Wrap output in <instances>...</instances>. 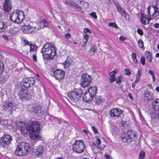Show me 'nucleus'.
<instances>
[{
  "instance_id": "nucleus-1",
  "label": "nucleus",
  "mask_w": 159,
  "mask_h": 159,
  "mask_svg": "<svg viewBox=\"0 0 159 159\" xmlns=\"http://www.w3.org/2000/svg\"><path fill=\"white\" fill-rule=\"evenodd\" d=\"M40 124L37 121H34L28 125L27 133H29L32 139L38 140L41 138L39 135Z\"/></svg>"
},
{
  "instance_id": "nucleus-2",
  "label": "nucleus",
  "mask_w": 159,
  "mask_h": 159,
  "mask_svg": "<svg viewBox=\"0 0 159 159\" xmlns=\"http://www.w3.org/2000/svg\"><path fill=\"white\" fill-rule=\"evenodd\" d=\"M31 150L29 144L25 142H22L16 146L15 153L16 155L19 156H25L30 153Z\"/></svg>"
},
{
  "instance_id": "nucleus-3",
  "label": "nucleus",
  "mask_w": 159,
  "mask_h": 159,
  "mask_svg": "<svg viewBox=\"0 0 159 159\" xmlns=\"http://www.w3.org/2000/svg\"><path fill=\"white\" fill-rule=\"evenodd\" d=\"M43 57L48 60L52 58L56 54V50L55 46H52L51 44L47 43L44 44L41 51Z\"/></svg>"
},
{
  "instance_id": "nucleus-4",
  "label": "nucleus",
  "mask_w": 159,
  "mask_h": 159,
  "mask_svg": "<svg viewBox=\"0 0 159 159\" xmlns=\"http://www.w3.org/2000/svg\"><path fill=\"white\" fill-rule=\"evenodd\" d=\"M83 94V90L80 88L75 89L68 93V96L70 99L77 103L81 98Z\"/></svg>"
},
{
  "instance_id": "nucleus-5",
  "label": "nucleus",
  "mask_w": 159,
  "mask_h": 159,
  "mask_svg": "<svg viewBox=\"0 0 159 159\" xmlns=\"http://www.w3.org/2000/svg\"><path fill=\"white\" fill-rule=\"evenodd\" d=\"M121 138L124 143H130L136 140L137 138V134L135 131L129 130L126 133L122 134Z\"/></svg>"
},
{
  "instance_id": "nucleus-6",
  "label": "nucleus",
  "mask_w": 159,
  "mask_h": 159,
  "mask_svg": "<svg viewBox=\"0 0 159 159\" xmlns=\"http://www.w3.org/2000/svg\"><path fill=\"white\" fill-rule=\"evenodd\" d=\"M24 18L23 12L18 10H14L10 16L11 21L18 24L22 22Z\"/></svg>"
},
{
  "instance_id": "nucleus-7",
  "label": "nucleus",
  "mask_w": 159,
  "mask_h": 159,
  "mask_svg": "<svg viewBox=\"0 0 159 159\" xmlns=\"http://www.w3.org/2000/svg\"><path fill=\"white\" fill-rule=\"evenodd\" d=\"M97 91V88L95 86H91L88 89L83 97V100L88 102L92 101L95 96Z\"/></svg>"
},
{
  "instance_id": "nucleus-8",
  "label": "nucleus",
  "mask_w": 159,
  "mask_h": 159,
  "mask_svg": "<svg viewBox=\"0 0 159 159\" xmlns=\"http://www.w3.org/2000/svg\"><path fill=\"white\" fill-rule=\"evenodd\" d=\"M85 148V145L82 140L75 141L72 145L73 151L77 153L82 152Z\"/></svg>"
},
{
  "instance_id": "nucleus-9",
  "label": "nucleus",
  "mask_w": 159,
  "mask_h": 159,
  "mask_svg": "<svg viewBox=\"0 0 159 159\" xmlns=\"http://www.w3.org/2000/svg\"><path fill=\"white\" fill-rule=\"evenodd\" d=\"M92 80L91 76L86 73L83 74L81 75L80 79V84L81 86L85 88L88 87L90 85Z\"/></svg>"
},
{
  "instance_id": "nucleus-10",
  "label": "nucleus",
  "mask_w": 159,
  "mask_h": 159,
  "mask_svg": "<svg viewBox=\"0 0 159 159\" xmlns=\"http://www.w3.org/2000/svg\"><path fill=\"white\" fill-rule=\"evenodd\" d=\"M12 141L11 136L9 134H4L0 139V145L4 148L8 147Z\"/></svg>"
},
{
  "instance_id": "nucleus-11",
  "label": "nucleus",
  "mask_w": 159,
  "mask_h": 159,
  "mask_svg": "<svg viewBox=\"0 0 159 159\" xmlns=\"http://www.w3.org/2000/svg\"><path fill=\"white\" fill-rule=\"evenodd\" d=\"M3 110L6 112L12 113L16 107L14 102L13 101H7L3 105Z\"/></svg>"
},
{
  "instance_id": "nucleus-12",
  "label": "nucleus",
  "mask_w": 159,
  "mask_h": 159,
  "mask_svg": "<svg viewBox=\"0 0 159 159\" xmlns=\"http://www.w3.org/2000/svg\"><path fill=\"white\" fill-rule=\"evenodd\" d=\"M35 83L34 79L32 77L23 78L21 82L22 86L26 88L33 86Z\"/></svg>"
},
{
  "instance_id": "nucleus-13",
  "label": "nucleus",
  "mask_w": 159,
  "mask_h": 159,
  "mask_svg": "<svg viewBox=\"0 0 159 159\" xmlns=\"http://www.w3.org/2000/svg\"><path fill=\"white\" fill-rule=\"evenodd\" d=\"M18 95L20 99L24 101L27 99L31 96L30 92L27 89L21 88L18 93Z\"/></svg>"
},
{
  "instance_id": "nucleus-14",
  "label": "nucleus",
  "mask_w": 159,
  "mask_h": 159,
  "mask_svg": "<svg viewBox=\"0 0 159 159\" xmlns=\"http://www.w3.org/2000/svg\"><path fill=\"white\" fill-rule=\"evenodd\" d=\"M30 111L33 112L36 116H41L43 115L42 108L40 105L34 104L33 105Z\"/></svg>"
},
{
  "instance_id": "nucleus-15",
  "label": "nucleus",
  "mask_w": 159,
  "mask_h": 159,
  "mask_svg": "<svg viewBox=\"0 0 159 159\" xmlns=\"http://www.w3.org/2000/svg\"><path fill=\"white\" fill-rule=\"evenodd\" d=\"M54 76L56 80L61 81L64 77L65 72L59 69H57L53 71Z\"/></svg>"
},
{
  "instance_id": "nucleus-16",
  "label": "nucleus",
  "mask_w": 159,
  "mask_h": 159,
  "mask_svg": "<svg viewBox=\"0 0 159 159\" xmlns=\"http://www.w3.org/2000/svg\"><path fill=\"white\" fill-rule=\"evenodd\" d=\"M36 27H33L30 25H23L21 26V29L22 32L26 34H30L35 32Z\"/></svg>"
},
{
  "instance_id": "nucleus-17",
  "label": "nucleus",
  "mask_w": 159,
  "mask_h": 159,
  "mask_svg": "<svg viewBox=\"0 0 159 159\" xmlns=\"http://www.w3.org/2000/svg\"><path fill=\"white\" fill-rule=\"evenodd\" d=\"M43 147L41 145L33 148L32 152V155L36 157L41 156L43 152Z\"/></svg>"
},
{
  "instance_id": "nucleus-18",
  "label": "nucleus",
  "mask_w": 159,
  "mask_h": 159,
  "mask_svg": "<svg viewBox=\"0 0 159 159\" xmlns=\"http://www.w3.org/2000/svg\"><path fill=\"white\" fill-rule=\"evenodd\" d=\"M122 111L118 108L111 109L110 111V115L111 117H119L122 113Z\"/></svg>"
},
{
  "instance_id": "nucleus-19",
  "label": "nucleus",
  "mask_w": 159,
  "mask_h": 159,
  "mask_svg": "<svg viewBox=\"0 0 159 159\" xmlns=\"http://www.w3.org/2000/svg\"><path fill=\"white\" fill-rule=\"evenodd\" d=\"M28 125L23 121L19 122L18 126L20 128V130L21 133L27 134Z\"/></svg>"
},
{
  "instance_id": "nucleus-20",
  "label": "nucleus",
  "mask_w": 159,
  "mask_h": 159,
  "mask_svg": "<svg viewBox=\"0 0 159 159\" xmlns=\"http://www.w3.org/2000/svg\"><path fill=\"white\" fill-rule=\"evenodd\" d=\"M11 0H5L3 4V8L6 12L9 11L11 8Z\"/></svg>"
},
{
  "instance_id": "nucleus-21",
  "label": "nucleus",
  "mask_w": 159,
  "mask_h": 159,
  "mask_svg": "<svg viewBox=\"0 0 159 159\" xmlns=\"http://www.w3.org/2000/svg\"><path fill=\"white\" fill-rule=\"evenodd\" d=\"M114 4L117 9V11L122 16H123V15L122 13V12L125 15V16L126 17V13L125 12V9L122 8L118 2L115 3Z\"/></svg>"
},
{
  "instance_id": "nucleus-22",
  "label": "nucleus",
  "mask_w": 159,
  "mask_h": 159,
  "mask_svg": "<svg viewBox=\"0 0 159 159\" xmlns=\"http://www.w3.org/2000/svg\"><path fill=\"white\" fill-rule=\"evenodd\" d=\"M152 107L155 111H159V99H156L153 101L152 104Z\"/></svg>"
},
{
  "instance_id": "nucleus-23",
  "label": "nucleus",
  "mask_w": 159,
  "mask_h": 159,
  "mask_svg": "<svg viewBox=\"0 0 159 159\" xmlns=\"http://www.w3.org/2000/svg\"><path fill=\"white\" fill-rule=\"evenodd\" d=\"M7 23L5 21H0V33L4 32L6 30Z\"/></svg>"
},
{
  "instance_id": "nucleus-24",
  "label": "nucleus",
  "mask_w": 159,
  "mask_h": 159,
  "mask_svg": "<svg viewBox=\"0 0 159 159\" xmlns=\"http://www.w3.org/2000/svg\"><path fill=\"white\" fill-rule=\"evenodd\" d=\"M117 72V71H116V70H114L110 73L109 75L110 78H109V80L111 83L116 80V78L115 77V75Z\"/></svg>"
},
{
  "instance_id": "nucleus-25",
  "label": "nucleus",
  "mask_w": 159,
  "mask_h": 159,
  "mask_svg": "<svg viewBox=\"0 0 159 159\" xmlns=\"http://www.w3.org/2000/svg\"><path fill=\"white\" fill-rule=\"evenodd\" d=\"M144 96V97L147 99L148 100H152L154 98V96L153 94L151 93L148 90H147L145 91Z\"/></svg>"
},
{
  "instance_id": "nucleus-26",
  "label": "nucleus",
  "mask_w": 159,
  "mask_h": 159,
  "mask_svg": "<svg viewBox=\"0 0 159 159\" xmlns=\"http://www.w3.org/2000/svg\"><path fill=\"white\" fill-rule=\"evenodd\" d=\"M104 101L101 96L96 97L94 102L96 104L99 105L102 103Z\"/></svg>"
},
{
  "instance_id": "nucleus-27",
  "label": "nucleus",
  "mask_w": 159,
  "mask_h": 159,
  "mask_svg": "<svg viewBox=\"0 0 159 159\" xmlns=\"http://www.w3.org/2000/svg\"><path fill=\"white\" fill-rule=\"evenodd\" d=\"M145 55L147 57L148 61L151 63L152 61V53L149 51H146L145 53Z\"/></svg>"
},
{
  "instance_id": "nucleus-28",
  "label": "nucleus",
  "mask_w": 159,
  "mask_h": 159,
  "mask_svg": "<svg viewBox=\"0 0 159 159\" xmlns=\"http://www.w3.org/2000/svg\"><path fill=\"white\" fill-rule=\"evenodd\" d=\"M18 29L16 27L10 28L8 30V32L12 35H15L17 34Z\"/></svg>"
},
{
  "instance_id": "nucleus-29",
  "label": "nucleus",
  "mask_w": 159,
  "mask_h": 159,
  "mask_svg": "<svg viewBox=\"0 0 159 159\" xmlns=\"http://www.w3.org/2000/svg\"><path fill=\"white\" fill-rule=\"evenodd\" d=\"M71 61L70 58H68L66 60L64 61L63 63L64 67L65 68H67L69 67L70 65H71Z\"/></svg>"
},
{
  "instance_id": "nucleus-30",
  "label": "nucleus",
  "mask_w": 159,
  "mask_h": 159,
  "mask_svg": "<svg viewBox=\"0 0 159 159\" xmlns=\"http://www.w3.org/2000/svg\"><path fill=\"white\" fill-rule=\"evenodd\" d=\"M48 21L45 20H43L39 23V26L41 29H42L45 26L48 25Z\"/></svg>"
},
{
  "instance_id": "nucleus-31",
  "label": "nucleus",
  "mask_w": 159,
  "mask_h": 159,
  "mask_svg": "<svg viewBox=\"0 0 159 159\" xmlns=\"http://www.w3.org/2000/svg\"><path fill=\"white\" fill-rule=\"evenodd\" d=\"M134 62L136 64H137L138 63V61L136 58V54L134 52L132 53L131 56Z\"/></svg>"
},
{
  "instance_id": "nucleus-32",
  "label": "nucleus",
  "mask_w": 159,
  "mask_h": 159,
  "mask_svg": "<svg viewBox=\"0 0 159 159\" xmlns=\"http://www.w3.org/2000/svg\"><path fill=\"white\" fill-rule=\"evenodd\" d=\"M95 47L93 46L91 47V49L89 50V55L90 56H92L95 53Z\"/></svg>"
},
{
  "instance_id": "nucleus-33",
  "label": "nucleus",
  "mask_w": 159,
  "mask_h": 159,
  "mask_svg": "<svg viewBox=\"0 0 159 159\" xmlns=\"http://www.w3.org/2000/svg\"><path fill=\"white\" fill-rule=\"evenodd\" d=\"M4 70V66L3 62L0 61V75Z\"/></svg>"
},
{
  "instance_id": "nucleus-34",
  "label": "nucleus",
  "mask_w": 159,
  "mask_h": 159,
  "mask_svg": "<svg viewBox=\"0 0 159 159\" xmlns=\"http://www.w3.org/2000/svg\"><path fill=\"white\" fill-rule=\"evenodd\" d=\"M152 17V19L157 20L159 18V13L154 12V13L151 15Z\"/></svg>"
},
{
  "instance_id": "nucleus-35",
  "label": "nucleus",
  "mask_w": 159,
  "mask_h": 159,
  "mask_svg": "<svg viewBox=\"0 0 159 159\" xmlns=\"http://www.w3.org/2000/svg\"><path fill=\"white\" fill-rule=\"evenodd\" d=\"M7 78L5 75H2L0 76V82L4 83L7 81Z\"/></svg>"
},
{
  "instance_id": "nucleus-36",
  "label": "nucleus",
  "mask_w": 159,
  "mask_h": 159,
  "mask_svg": "<svg viewBox=\"0 0 159 159\" xmlns=\"http://www.w3.org/2000/svg\"><path fill=\"white\" fill-rule=\"evenodd\" d=\"M30 52H34V51L36 50L37 49V46L36 45L33 44L30 45Z\"/></svg>"
},
{
  "instance_id": "nucleus-37",
  "label": "nucleus",
  "mask_w": 159,
  "mask_h": 159,
  "mask_svg": "<svg viewBox=\"0 0 159 159\" xmlns=\"http://www.w3.org/2000/svg\"><path fill=\"white\" fill-rule=\"evenodd\" d=\"M138 44L140 48H143L144 47V43L142 39H139L138 41Z\"/></svg>"
},
{
  "instance_id": "nucleus-38",
  "label": "nucleus",
  "mask_w": 159,
  "mask_h": 159,
  "mask_svg": "<svg viewBox=\"0 0 159 159\" xmlns=\"http://www.w3.org/2000/svg\"><path fill=\"white\" fill-rule=\"evenodd\" d=\"M108 25L109 26L113 27L117 29L119 28L118 26L115 23L113 22H109L108 24Z\"/></svg>"
},
{
  "instance_id": "nucleus-39",
  "label": "nucleus",
  "mask_w": 159,
  "mask_h": 159,
  "mask_svg": "<svg viewBox=\"0 0 159 159\" xmlns=\"http://www.w3.org/2000/svg\"><path fill=\"white\" fill-rule=\"evenodd\" d=\"M148 73L152 76V79H153V82H154L156 80V77L155 76V75H154V72L152 70H150L148 71Z\"/></svg>"
},
{
  "instance_id": "nucleus-40",
  "label": "nucleus",
  "mask_w": 159,
  "mask_h": 159,
  "mask_svg": "<svg viewBox=\"0 0 159 159\" xmlns=\"http://www.w3.org/2000/svg\"><path fill=\"white\" fill-rule=\"evenodd\" d=\"M145 152L143 151H142L139 154V157L141 159H143L145 157Z\"/></svg>"
},
{
  "instance_id": "nucleus-41",
  "label": "nucleus",
  "mask_w": 159,
  "mask_h": 159,
  "mask_svg": "<svg viewBox=\"0 0 159 159\" xmlns=\"http://www.w3.org/2000/svg\"><path fill=\"white\" fill-rule=\"evenodd\" d=\"M110 131L113 135H114L116 134V131L115 127L114 126H111V128Z\"/></svg>"
},
{
  "instance_id": "nucleus-42",
  "label": "nucleus",
  "mask_w": 159,
  "mask_h": 159,
  "mask_svg": "<svg viewBox=\"0 0 159 159\" xmlns=\"http://www.w3.org/2000/svg\"><path fill=\"white\" fill-rule=\"evenodd\" d=\"M152 7H153L154 9V12H158L159 13V10L157 6V5H152Z\"/></svg>"
},
{
  "instance_id": "nucleus-43",
  "label": "nucleus",
  "mask_w": 159,
  "mask_h": 159,
  "mask_svg": "<svg viewBox=\"0 0 159 159\" xmlns=\"http://www.w3.org/2000/svg\"><path fill=\"white\" fill-rule=\"evenodd\" d=\"M123 79V77L122 76H120L118 77V78L117 79H116V84H118L120 83H121L122 82V81H121V80Z\"/></svg>"
},
{
  "instance_id": "nucleus-44",
  "label": "nucleus",
  "mask_w": 159,
  "mask_h": 159,
  "mask_svg": "<svg viewBox=\"0 0 159 159\" xmlns=\"http://www.w3.org/2000/svg\"><path fill=\"white\" fill-rule=\"evenodd\" d=\"M145 58L143 56H142L140 60V62L144 66L145 64Z\"/></svg>"
},
{
  "instance_id": "nucleus-45",
  "label": "nucleus",
  "mask_w": 159,
  "mask_h": 159,
  "mask_svg": "<svg viewBox=\"0 0 159 159\" xmlns=\"http://www.w3.org/2000/svg\"><path fill=\"white\" fill-rule=\"evenodd\" d=\"M7 121L5 120L2 119L0 117V123L2 125L7 124Z\"/></svg>"
},
{
  "instance_id": "nucleus-46",
  "label": "nucleus",
  "mask_w": 159,
  "mask_h": 159,
  "mask_svg": "<svg viewBox=\"0 0 159 159\" xmlns=\"http://www.w3.org/2000/svg\"><path fill=\"white\" fill-rule=\"evenodd\" d=\"M124 71L125 72V75H127L129 76L131 74L130 70L127 68L125 69L124 70Z\"/></svg>"
},
{
  "instance_id": "nucleus-47",
  "label": "nucleus",
  "mask_w": 159,
  "mask_h": 159,
  "mask_svg": "<svg viewBox=\"0 0 159 159\" xmlns=\"http://www.w3.org/2000/svg\"><path fill=\"white\" fill-rule=\"evenodd\" d=\"M73 2L71 0H66V3L68 6H71Z\"/></svg>"
},
{
  "instance_id": "nucleus-48",
  "label": "nucleus",
  "mask_w": 159,
  "mask_h": 159,
  "mask_svg": "<svg viewBox=\"0 0 159 159\" xmlns=\"http://www.w3.org/2000/svg\"><path fill=\"white\" fill-rule=\"evenodd\" d=\"M137 32L140 35L142 36L143 35V33L142 30L140 29H138L137 30Z\"/></svg>"
},
{
  "instance_id": "nucleus-49",
  "label": "nucleus",
  "mask_w": 159,
  "mask_h": 159,
  "mask_svg": "<svg viewBox=\"0 0 159 159\" xmlns=\"http://www.w3.org/2000/svg\"><path fill=\"white\" fill-rule=\"evenodd\" d=\"M92 17H93L95 19H96L97 18V16L96 15V13L95 12H91L90 14Z\"/></svg>"
},
{
  "instance_id": "nucleus-50",
  "label": "nucleus",
  "mask_w": 159,
  "mask_h": 159,
  "mask_svg": "<svg viewBox=\"0 0 159 159\" xmlns=\"http://www.w3.org/2000/svg\"><path fill=\"white\" fill-rule=\"evenodd\" d=\"M92 129L93 131V132L95 134H98V129L96 127H95L94 126H92Z\"/></svg>"
},
{
  "instance_id": "nucleus-51",
  "label": "nucleus",
  "mask_w": 159,
  "mask_h": 159,
  "mask_svg": "<svg viewBox=\"0 0 159 159\" xmlns=\"http://www.w3.org/2000/svg\"><path fill=\"white\" fill-rule=\"evenodd\" d=\"M96 138L97 139L96 141V143L98 145H100L101 143L100 139L98 137H96Z\"/></svg>"
},
{
  "instance_id": "nucleus-52",
  "label": "nucleus",
  "mask_w": 159,
  "mask_h": 159,
  "mask_svg": "<svg viewBox=\"0 0 159 159\" xmlns=\"http://www.w3.org/2000/svg\"><path fill=\"white\" fill-rule=\"evenodd\" d=\"M146 15L144 13H142L140 16L141 20L142 19H146Z\"/></svg>"
},
{
  "instance_id": "nucleus-53",
  "label": "nucleus",
  "mask_w": 159,
  "mask_h": 159,
  "mask_svg": "<svg viewBox=\"0 0 159 159\" xmlns=\"http://www.w3.org/2000/svg\"><path fill=\"white\" fill-rule=\"evenodd\" d=\"M150 116H151V118L153 120L154 118H156V116H155L156 115H155V112H152L151 113Z\"/></svg>"
},
{
  "instance_id": "nucleus-54",
  "label": "nucleus",
  "mask_w": 159,
  "mask_h": 159,
  "mask_svg": "<svg viewBox=\"0 0 159 159\" xmlns=\"http://www.w3.org/2000/svg\"><path fill=\"white\" fill-rule=\"evenodd\" d=\"M127 38L123 36H121L119 38V39L120 41H124Z\"/></svg>"
},
{
  "instance_id": "nucleus-55",
  "label": "nucleus",
  "mask_w": 159,
  "mask_h": 159,
  "mask_svg": "<svg viewBox=\"0 0 159 159\" xmlns=\"http://www.w3.org/2000/svg\"><path fill=\"white\" fill-rule=\"evenodd\" d=\"M84 32L85 33H91V31L89 29L86 28L84 29Z\"/></svg>"
},
{
  "instance_id": "nucleus-56",
  "label": "nucleus",
  "mask_w": 159,
  "mask_h": 159,
  "mask_svg": "<svg viewBox=\"0 0 159 159\" xmlns=\"http://www.w3.org/2000/svg\"><path fill=\"white\" fill-rule=\"evenodd\" d=\"M141 75V73L140 72L139 69L136 75V78H140V77Z\"/></svg>"
},
{
  "instance_id": "nucleus-57",
  "label": "nucleus",
  "mask_w": 159,
  "mask_h": 159,
  "mask_svg": "<svg viewBox=\"0 0 159 159\" xmlns=\"http://www.w3.org/2000/svg\"><path fill=\"white\" fill-rule=\"evenodd\" d=\"M89 38V35L87 34H86L84 35V38L83 39L84 40H88Z\"/></svg>"
},
{
  "instance_id": "nucleus-58",
  "label": "nucleus",
  "mask_w": 159,
  "mask_h": 159,
  "mask_svg": "<svg viewBox=\"0 0 159 159\" xmlns=\"http://www.w3.org/2000/svg\"><path fill=\"white\" fill-rule=\"evenodd\" d=\"M70 34L69 33H67L66 34H65V38L66 39H69L70 37Z\"/></svg>"
},
{
  "instance_id": "nucleus-59",
  "label": "nucleus",
  "mask_w": 159,
  "mask_h": 159,
  "mask_svg": "<svg viewBox=\"0 0 159 159\" xmlns=\"http://www.w3.org/2000/svg\"><path fill=\"white\" fill-rule=\"evenodd\" d=\"M105 157L107 159H111V156L110 155L107 154H105L104 155Z\"/></svg>"
},
{
  "instance_id": "nucleus-60",
  "label": "nucleus",
  "mask_w": 159,
  "mask_h": 159,
  "mask_svg": "<svg viewBox=\"0 0 159 159\" xmlns=\"http://www.w3.org/2000/svg\"><path fill=\"white\" fill-rule=\"evenodd\" d=\"M155 112L156 115V118L157 119H159V112H157V111H155Z\"/></svg>"
},
{
  "instance_id": "nucleus-61",
  "label": "nucleus",
  "mask_w": 159,
  "mask_h": 159,
  "mask_svg": "<svg viewBox=\"0 0 159 159\" xmlns=\"http://www.w3.org/2000/svg\"><path fill=\"white\" fill-rule=\"evenodd\" d=\"M33 59L34 61H37V57L36 55L34 54L33 56Z\"/></svg>"
},
{
  "instance_id": "nucleus-62",
  "label": "nucleus",
  "mask_w": 159,
  "mask_h": 159,
  "mask_svg": "<svg viewBox=\"0 0 159 159\" xmlns=\"http://www.w3.org/2000/svg\"><path fill=\"white\" fill-rule=\"evenodd\" d=\"M2 36L6 40H7V39H8V36L5 34H3V35H2Z\"/></svg>"
},
{
  "instance_id": "nucleus-63",
  "label": "nucleus",
  "mask_w": 159,
  "mask_h": 159,
  "mask_svg": "<svg viewBox=\"0 0 159 159\" xmlns=\"http://www.w3.org/2000/svg\"><path fill=\"white\" fill-rule=\"evenodd\" d=\"M141 23L143 25H146L147 24L146 23V19H142L141 20Z\"/></svg>"
},
{
  "instance_id": "nucleus-64",
  "label": "nucleus",
  "mask_w": 159,
  "mask_h": 159,
  "mask_svg": "<svg viewBox=\"0 0 159 159\" xmlns=\"http://www.w3.org/2000/svg\"><path fill=\"white\" fill-rule=\"evenodd\" d=\"M153 26L155 28H159V23H156L153 25Z\"/></svg>"
}]
</instances>
